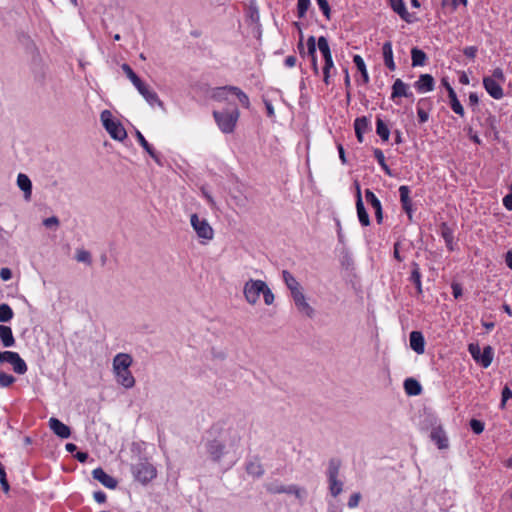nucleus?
<instances>
[{"mask_svg":"<svg viewBox=\"0 0 512 512\" xmlns=\"http://www.w3.org/2000/svg\"><path fill=\"white\" fill-rule=\"evenodd\" d=\"M311 5L310 0H297V16L298 18H304Z\"/></svg>","mask_w":512,"mask_h":512,"instance_id":"41","label":"nucleus"},{"mask_svg":"<svg viewBox=\"0 0 512 512\" xmlns=\"http://www.w3.org/2000/svg\"><path fill=\"white\" fill-rule=\"evenodd\" d=\"M136 137L138 143L143 147V149L153 158L157 159L156 152L154 148L149 144V142L145 139L140 131L136 132Z\"/></svg>","mask_w":512,"mask_h":512,"instance_id":"37","label":"nucleus"},{"mask_svg":"<svg viewBox=\"0 0 512 512\" xmlns=\"http://www.w3.org/2000/svg\"><path fill=\"white\" fill-rule=\"evenodd\" d=\"M298 49H299V53L302 57H304L307 54L311 58L312 68L314 70V73L318 74L319 69H318L317 59H316V39H315V37L310 36L307 39V52H305L304 45H303V37L301 36L300 41L298 43Z\"/></svg>","mask_w":512,"mask_h":512,"instance_id":"10","label":"nucleus"},{"mask_svg":"<svg viewBox=\"0 0 512 512\" xmlns=\"http://www.w3.org/2000/svg\"><path fill=\"white\" fill-rule=\"evenodd\" d=\"M356 209L359 222L362 226H368L370 224L369 215L364 207L360 185L356 182Z\"/></svg>","mask_w":512,"mask_h":512,"instance_id":"12","label":"nucleus"},{"mask_svg":"<svg viewBox=\"0 0 512 512\" xmlns=\"http://www.w3.org/2000/svg\"><path fill=\"white\" fill-rule=\"evenodd\" d=\"M296 62H297V58L294 55L287 56L284 61L285 66L288 68H293L296 65Z\"/></svg>","mask_w":512,"mask_h":512,"instance_id":"62","label":"nucleus"},{"mask_svg":"<svg viewBox=\"0 0 512 512\" xmlns=\"http://www.w3.org/2000/svg\"><path fill=\"white\" fill-rule=\"evenodd\" d=\"M225 446L218 440H212L207 445V450L214 461H219L224 454Z\"/></svg>","mask_w":512,"mask_h":512,"instance_id":"28","label":"nucleus"},{"mask_svg":"<svg viewBox=\"0 0 512 512\" xmlns=\"http://www.w3.org/2000/svg\"><path fill=\"white\" fill-rule=\"evenodd\" d=\"M262 294L266 305H271L274 302V294L267 285Z\"/></svg>","mask_w":512,"mask_h":512,"instance_id":"51","label":"nucleus"},{"mask_svg":"<svg viewBox=\"0 0 512 512\" xmlns=\"http://www.w3.org/2000/svg\"><path fill=\"white\" fill-rule=\"evenodd\" d=\"M136 89L150 105H154L155 103L162 105V102L159 100L157 94L154 91L150 90L149 87L145 85L143 82H141L139 88Z\"/></svg>","mask_w":512,"mask_h":512,"instance_id":"30","label":"nucleus"},{"mask_svg":"<svg viewBox=\"0 0 512 512\" xmlns=\"http://www.w3.org/2000/svg\"><path fill=\"white\" fill-rule=\"evenodd\" d=\"M376 132L380 136V138L384 140V120L380 116H377Z\"/></svg>","mask_w":512,"mask_h":512,"instance_id":"52","label":"nucleus"},{"mask_svg":"<svg viewBox=\"0 0 512 512\" xmlns=\"http://www.w3.org/2000/svg\"><path fill=\"white\" fill-rule=\"evenodd\" d=\"M213 117L221 132L230 134L233 133L236 128L240 117V111L237 107L224 111L215 110L213 111Z\"/></svg>","mask_w":512,"mask_h":512,"instance_id":"2","label":"nucleus"},{"mask_svg":"<svg viewBox=\"0 0 512 512\" xmlns=\"http://www.w3.org/2000/svg\"><path fill=\"white\" fill-rule=\"evenodd\" d=\"M131 472L134 478L142 484H147L157 475L156 468L147 460L132 465Z\"/></svg>","mask_w":512,"mask_h":512,"instance_id":"5","label":"nucleus"},{"mask_svg":"<svg viewBox=\"0 0 512 512\" xmlns=\"http://www.w3.org/2000/svg\"><path fill=\"white\" fill-rule=\"evenodd\" d=\"M404 390L409 396H417L421 394L422 387L421 384L414 378H407L404 381Z\"/></svg>","mask_w":512,"mask_h":512,"instance_id":"32","label":"nucleus"},{"mask_svg":"<svg viewBox=\"0 0 512 512\" xmlns=\"http://www.w3.org/2000/svg\"><path fill=\"white\" fill-rule=\"evenodd\" d=\"M400 247H401V244L399 242H396L394 244V252H393V255H394V258L398 261H402L403 258L400 256Z\"/></svg>","mask_w":512,"mask_h":512,"instance_id":"64","label":"nucleus"},{"mask_svg":"<svg viewBox=\"0 0 512 512\" xmlns=\"http://www.w3.org/2000/svg\"><path fill=\"white\" fill-rule=\"evenodd\" d=\"M430 436L432 441L437 445L439 449L448 448V437L442 427L433 428Z\"/></svg>","mask_w":512,"mask_h":512,"instance_id":"23","label":"nucleus"},{"mask_svg":"<svg viewBox=\"0 0 512 512\" xmlns=\"http://www.w3.org/2000/svg\"><path fill=\"white\" fill-rule=\"evenodd\" d=\"M123 72L126 74V76L130 79V81L133 83V85L136 88H139L140 83L142 80L136 75V73L132 70V68L128 64H123L121 66Z\"/></svg>","mask_w":512,"mask_h":512,"instance_id":"39","label":"nucleus"},{"mask_svg":"<svg viewBox=\"0 0 512 512\" xmlns=\"http://www.w3.org/2000/svg\"><path fill=\"white\" fill-rule=\"evenodd\" d=\"M317 45L324 58L323 81L325 82V84L328 85L330 78V70L334 66L331 50L328 41L324 36H320L318 38Z\"/></svg>","mask_w":512,"mask_h":512,"instance_id":"6","label":"nucleus"},{"mask_svg":"<svg viewBox=\"0 0 512 512\" xmlns=\"http://www.w3.org/2000/svg\"><path fill=\"white\" fill-rule=\"evenodd\" d=\"M9 363L13 367V371L17 374L23 375L27 372V364L20 357L19 353L14 351H2L0 352V363Z\"/></svg>","mask_w":512,"mask_h":512,"instance_id":"8","label":"nucleus"},{"mask_svg":"<svg viewBox=\"0 0 512 512\" xmlns=\"http://www.w3.org/2000/svg\"><path fill=\"white\" fill-rule=\"evenodd\" d=\"M374 155L379 165L384 169V153L382 152V150L379 148L374 149Z\"/></svg>","mask_w":512,"mask_h":512,"instance_id":"59","label":"nucleus"},{"mask_svg":"<svg viewBox=\"0 0 512 512\" xmlns=\"http://www.w3.org/2000/svg\"><path fill=\"white\" fill-rule=\"evenodd\" d=\"M503 205L508 211H512V195L510 193L503 198Z\"/></svg>","mask_w":512,"mask_h":512,"instance_id":"63","label":"nucleus"},{"mask_svg":"<svg viewBox=\"0 0 512 512\" xmlns=\"http://www.w3.org/2000/svg\"><path fill=\"white\" fill-rule=\"evenodd\" d=\"M116 381L118 384L126 389L132 388L135 385V378L129 369L113 370Z\"/></svg>","mask_w":512,"mask_h":512,"instance_id":"17","label":"nucleus"},{"mask_svg":"<svg viewBox=\"0 0 512 512\" xmlns=\"http://www.w3.org/2000/svg\"><path fill=\"white\" fill-rule=\"evenodd\" d=\"M93 498L99 504L105 503L107 499L106 494L101 490L95 491L93 494Z\"/></svg>","mask_w":512,"mask_h":512,"instance_id":"57","label":"nucleus"},{"mask_svg":"<svg viewBox=\"0 0 512 512\" xmlns=\"http://www.w3.org/2000/svg\"><path fill=\"white\" fill-rule=\"evenodd\" d=\"M48 424L53 433L58 437L62 439H67L70 437L71 430L69 426L61 422L59 419L51 417L48 421Z\"/></svg>","mask_w":512,"mask_h":512,"instance_id":"14","label":"nucleus"},{"mask_svg":"<svg viewBox=\"0 0 512 512\" xmlns=\"http://www.w3.org/2000/svg\"><path fill=\"white\" fill-rule=\"evenodd\" d=\"M92 476L106 488L115 489L117 487V480L108 475L101 467L94 469L92 471Z\"/></svg>","mask_w":512,"mask_h":512,"instance_id":"15","label":"nucleus"},{"mask_svg":"<svg viewBox=\"0 0 512 512\" xmlns=\"http://www.w3.org/2000/svg\"><path fill=\"white\" fill-rule=\"evenodd\" d=\"M17 185L24 192L25 198L29 199L32 193V183L29 177L20 173L17 177Z\"/></svg>","mask_w":512,"mask_h":512,"instance_id":"33","label":"nucleus"},{"mask_svg":"<svg viewBox=\"0 0 512 512\" xmlns=\"http://www.w3.org/2000/svg\"><path fill=\"white\" fill-rule=\"evenodd\" d=\"M229 94L236 96L244 108H250L251 104L248 95L237 86L227 85L213 88L211 90L210 97L217 102H226L228 100Z\"/></svg>","mask_w":512,"mask_h":512,"instance_id":"1","label":"nucleus"},{"mask_svg":"<svg viewBox=\"0 0 512 512\" xmlns=\"http://www.w3.org/2000/svg\"><path fill=\"white\" fill-rule=\"evenodd\" d=\"M320 10L327 20L331 19V9L328 0H316Z\"/></svg>","mask_w":512,"mask_h":512,"instance_id":"44","label":"nucleus"},{"mask_svg":"<svg viewBox=\"0 0 512 512\" xmlns=\"http://www.w3.org/2000/svg\"><path fill=\"white\" fill-rule=\"evenodd\" d=\"M246 470L249 474L260 476L263 474V470L259 464L249 463L246 467Z\"/></svg>","mask_w":512,"mask_h":512,"instance_id":"50","label":"nucleus"},{"mask_svg":"<svg viewBox=\"0 0 512 512\" xmlns=\"http://www.w3.org/2000/svg\"><path fill=\"white\" fill-rule=\"evenodd\" d=\"M492 79H495V81H500V82H504L505 81V75H504V72L501 68H495L492 72V76H491Z\"/></svg>","mask_w":512,"mask_h":512,"instance_id":"53","label":"nucleus"},{"mask_svg":"<svg viewBox=\"0 0 512 512\" xmlns=\"http://www.w3.org/2000/svg\"><path fill=\"white\" fill-rule=\"evenodd\" d=\"M386 67L390 70L395 69V63L392 57V48L390 43L386 42Z\"/></svg>","mask_w":512,"mask_h":512,"instance_id":"46","label":"nucleus"},{"mask_svg":"<svg viewBox=\"0 0 512 512\" xmlns=\"http://www.w3.org/2000/svg\"><path fill=\"white\" fill-rule=\"evenodd\" d=\"M483 86L487 93L494 99L499 100L503 98L504 92L501 85L495 81V79H492L491 77L487 76L483 78Z\"/></svg>","mask_w":512,"mask_h":512,"instance_id":"13","label":"nucleus"},{"mask_svg":"<svg viewBox=\"0 0 512 512\" xmlns=\"http://www.w3.org/2000/svg\"><path fill=\"white\" fill-rule=\"evenodd\" d=\"M410 347L417 354H423L425 351V339L420 331H412L409 336Z\"/></svg>","mask_w":512,"mask_h":512,"instance_id":"21","label":"nucleus"},{"mask_svg":"<svg viewBox=\"0 0 512 512\" xmlns=\"http://www.w3.org/2000/svg\"><path fill=\"white\" fill-rule=\"evenodd\" d=\"M13 316L14 312L8 304L3 303L0 305V322H8Z\"/></svg>","mask_w":512,"mask_h":512,"instance_id":"40","label":"nucleus"},{"mask_svg":"<svg viewBox=\"0 0 512 512\" xmlns=\"http://www.w3.org/2000/svg\"><path fill=\"white\" fill-rule=\"evenodd\" d=\"M470 427L475 434H481L484 431V423L477 419L470 421Z\"/></svg>","mask_w":512,"mask_h":512,"instance_id":"49","label":"nucleus"},{"mask_svg":"<svg viewBox=\"0 0 512 512\" xmlns=\"http://www.w3.org/2000/svg\"><path fill=\"white\" fill-rule=\"evenodd\" d=\"M272 492H274V493H295L297 496L299 493L298 489L295 486H291L288 489L281 486L279 488H276L275 490H272Z\"/></svg>","mask_w":512,"mask_h":512,"instance_id":"55","label":"nucleus"},{"mask_svg":"<svg viewBox=\"0 0 512 512\" xmlns=\"http://www.w3.org/2000/svg\"><path fill=\"white\" fill-rule=\"evenodd\" d=\"M400 201L403 207V210L407 213L408 217L411 219L412 217V202L410 199V189L406 185H402L399 187Z\"/></svg>","mask_w":512,"mask_h":512,"instance_id":"25","label":"nucleus"},{"mask_svg":"<svg viewBox=\"0 0 512 512\" xmlns=\"http://www.w3.org/2000/svg\"><path fill=\"white\" fill-rule=\"evenodd\" d=\"M353 60H354L356 67L358 68V70L363 74L365 79H367L368 76H367L364 60L359 55H355Z\"/></svg>","mask_w":512,"mask_h":512,"instance_id":"48","label":"nucleus"},{"mask_svg":"<svg viewBox=\"0 0 512 512\" xmlns=\"http://www.w3.org/2000/svg\"><path fill=\"white\" fill-rule=\"evenodd\" d=\"M433 109V102L430 98H421L416 104V111L419 124H424L429 120L430 112Z\"/></svg>","mask_w":512,"mask_h":512,"instance_id":"11","label":"nucleus"},{"mask_svg":"<svg viewBox=\"0 0 512 512\" xmlns=\"http://www.w3.org/2000/svg\"><path fill=\"white\" fill-rule=\"evenodd\" d=\"M43 224L48 228L52 227V226H58L59 220L57 217L53 216V217L44 219Z\"/></svg>","mask_w":512,"mask_h":512,"instance_id":"60","label":"nucleus"},{"mask_svg":"<svg viewBox=\"0 0 512 512\" xmlns=\"http://www.w3.org/2000/svg\"><path fill=\"white\" fill-rule=\"evenodd\" d=\"M101 122L105 130L109 133L111 138L118 141H123L127 137V132L123 125L113 118L111 111L103 110L100 115Z\"/></svg>","mask_w":512,"mask_h":512,"instance_id":"3","label":"nucleus"},{"mask_svg":"<svg viewBox=\"0 0 512 512\" xmlns=\"http://www.w3.org/2000/svg\"><path fill=\"white\" fill-rule=\"evenodd\" d=\"M370 128V121L367 117L363 116L360 118H356L354 121V129L356 133L357 140L362 143L363 135Z\"/></svg>","mask_w":512,"mask_h":512,"instance_id":"26","label":"nucleus"},{"mask_svg":"<svg viewBox=\"0 0 512 512\" xmlns=\"http://www.w3.org/2000/svg\"><path fill=\"white\" fill-rule=\"evenodd\" d=\"M494 357V350L490 345H487L483 348L481 355L478 359V362L483 368H488Z\"/></svg>","mask_w":512,"mask_h":512,"instance_id":"34","label":"nucleus"},{"mask_svg":"<svg viewBox=\"0 0 512 512\" xmlns=\"http://www.w3.org/2000/svg\"><path fill=\"white\" fill-rule=\"evenodd\" d=\"M509 399H512V390L506 385L501 392L500 409H505Z\"/></svg>","mask_w":512,"mask_h":512,"instance_id":"43","label":"nucleus"},{"mask_svg":"<svg viewBox=\"0 0 512 512\" xmlns=\"http://www.w3.org/2000/svg\"><path fill=\"white\" fill-rule=\"evenodd\" d=\"M468 351L471 354L472 358L476 362H478V359H479V357L481 355V352H482L480 346L478 344H476V343H471V344L468 345Z\"/></svg>","mask_w":512,"mask_h":512,"instance_id":"47","label":"nucleus"},{"mask_svg":"<svg viewBox=\"0 0 512 512\" xmlns=\"http://www.w3.org/2000/svg\"><path fill=\"white\" fill-rule=\"evenodd\" d=\"M266 283L262 280L250 279L244 285L243 293L248 303L254 305L259 300L260 294L266 288Z\"/></svg>","mask_w":512,"mask_h":512,"instance_id":"7","label":"nucleus"},{"mask_svg":"<svg viewBox=\"0 0 512 512\" xmlns=\"http://www.w3.org/2000/svg\"><path fill=\"white\" fill-rule=\"evenodd\" d=\"M341 461L332 458L328 464L327 476L329 482V490L333 497H337L343 490V482L338 479Z\"/></svg>","mask_w":512,"mask_h":512,"instance_id":"4","label":"nucleus"},{"mask_svg":"<svg viewBox=\"0 0 512 512\" xmlns=\"http://www.w3.org/2000/svg\"><path fill=\"white\" fill-rule=\"evenodd\" d=\"M16 381V378L8 373L0 371V387L7 388Z\"/></svg>","mask_w":512,"mask_h":512,"instance_id":"42","label":"nucleus"},{"mask_svg":"<svg viewBox=\"0 0 512 512\" xmlns=\"http://www.w3.org/2000/svg\"><path fill=\"white\" fill-rule=\"evenodd\" d=\"M440 234L444 239L447 249L449 251H454L456 249V243L454 241V231L446 222H442L440 224Z\"/></svg>","mask_w":512,"mask_h":512,"instance_id":"18","label":"nucleus"},{"mask_svg":"<svg viewBox=\"0 0 512 512\" xmlns=\"http://www.w3.org/2000/svg\"><path fill=\"white\" fill-rule=\"evenodd\" d=\"M190 222L199 238L204 240L213 239L214 231L206 219L199 218L197 214H192Z\"/></svg>","mask_w":512,"mask_h":512,"instance_id":"9","label":"nucleus"},{"mask_svg":"<svg viewBox=\"0 0 512 512\" xmlns=\"http://www.w3.org/2000/svg\"><path fill=\"white\" fill-rule=\"evenodd\" d=\"M292 298H293V300L295 302V305H296L297 309L301 313L305 314L307 317H312L313 316L314 310L309 305V303L306 301V298H305L302 290L301 291H297L296 293H294L292 295Z\"/></svg>","mask_w":512,"mask_h":512,"instance_id":"16","label":"nucleus"},{"mask_svg":"<svg viewBox=\"0 0 512 512\" xmlns=\"http://www.w3.org/2000/svg\"><path fill=\"white\" fill-rule=\"evenodd\" d=\"M0 340L2 345L6 348L13 347L15 345V338L11 327L0 325Z\"/></svg>","mask_w":512,"mask_h":512,"instance_id":"29","label":"nucleus"},{"mask_svg":"<svg viewBox=\"0 0 512 512\" xmlns=\"http://www.w3.org/2000/svg\"><path fill=\"white\" fill-rule=\"evenodd\" d=\"M361 499V495L360 493H354L350 496L349 500H348V507L349 508H355L358 506L359 504V501Z\"/></svg>","mask_w":512,"mask_h":512,"instance_id":"54","label":"nucleus"},{"mask_svg":"<svg viewBox=\"0 0 512 512\" xmlns=\"http://www.w3.org/2000/svg\"><path fill=\"white\" fill-rule=\"evenodd\" d=\"M365 198L367 203H369L375 209V215L378 223L382 222L383 212L382 205L380 200L376 197V195L370 190L366 189Z\"/></svg>","mask_w":512,"mask_h":512,"instance_id":"22","label":"nucleus"},{"mask_svg":"<svg viewBox=\"0 0 512 512\" xmlns=\"http://www.w3.org/2000/svg\"><path fill=\"white\" fill-rule=\"evenodd\" d=\"M411 267H412V270H411L409 280L415 285L417 294L421 295L423 293V290H422V282H421L422 276H421V272H420V267H419L418 263H416V262H413Z\"/></svg>","mask_w":512,"mask_h":512,"instance_id":"31","label":"nucleus"},{"mask_svg":"<svg viewBox=\"0 0 512 512\" xmlns=\"http://www.w3.org/2000/svg\"><path fill=\"white\" fill-rule=\"evenodd\" d=\"M392 10L397 13L400 18L407 23L413 22V16L407 11L403 0H389Z\"/></svg>","mask_w":512,"mask_h":512,"instance_id":"20","label":"nucleus"},{"mask_svg":"<svg viewBox=\"0 0 512 512\" xmlns=\"http://www.w3.org/2000/svg\"><path fill=\"white\" fill-rule=\"evenodd\" d=\"M76 260L78 262H83L87 264H91V255L88 251L79 249L76 252Z\"/></svg>","mask_w":512,"mask_h":512,"instance_id":"45","label":"nucleus"},{"mask_svg":"<svg viewBox=\"0 0 512 512\" xmlns=\"http://www.w3.org/2000/svg\"><path fill=\"white\" fill-rule=\"evenodd\" d=\"M449 100H450V106L451 109L458 115L463 116L464 115V108L460 101L457 98V95L452 87H449Z\"/></svg>","mask_w":512,"mask_h":512,"instance_id":"36","label":"nucleus"},{"mask_svg":"<svg viewBox=\"0 0 512 512\" xmlns=\"http://www.w3.org/2000/svg\"><path fill=\"white\" fill-rule=\"evenodd\" d=\"M426 54L417 48H413L411 51L412 66H422L426 61Z\"/></svg>","mask_w":512,"mask_h":512,"instance_id":"38","label":"nucleus"},{"mask_svg":"<svg viewBox=\"0 0 512 512\" xmlns=\"http://www.w3.org/2000/svg\"><path fill=\"white\" fill-rule=\"evenodd\" d=\"M283 280L288 287V289L291 291V295L296 293L297 291H301V286L299 282L295 279V277L287 270H284L282 272Z\"/></svg>","mask_w":512,"mask_h":512,"instance_id":"35","label":"nucleus"},{"mask_svg":"<svg viewBox=\"0 0 512 512\" xmlns=\"http://www.w3.org/2000/svg\"><path fill=\"white\" fill-rule=\"evenodd\" d=\"M413 93L409 91L407 84H405L401 79H396L392 86L391 99H395L398 97H412Z\"/></svg>","mask_w":512,"mask_h":512,"instance_id":"24","label":"nucleus"},{"mask_svg":"<svg viewBox=\"0 0 512 512\" xmlns=\"http://www.w3.org/2000/svg\"><path fill=\"white\" fill-rule=\"evenodd\" d=\"M477 48L475 46H469L464 49V55L468 58H475Z\"/></svg>","mask_w":512,"mask_h":512,"instance_id":"61","label":"nucleus"},{"mask_svg":"<svg viewBox=\"0 0 512 512\" xmlns=\"http://www.w3.org/2000/svg\"><path fill=\"white\" fill-rule=\"evenodd\" d=\"M434 85V78L430 74L420 75L419 79L414 83V87L419 93L432 91Z\"/></svg>","mask_w":512,"mask_h":512,"instance_id":"19","label":"nucleus"},{"mask_svg":"<svg viewBox=\"0 0 512 512\" xmlns=\"http://www.w3.org/2000/svg\"><path fill=\"white\" fill-rule=\"evenodd\" d=\"M132 362V357L129 354L119 353L113 359V370L129 369Z\"/></svg>","mask_w":512,"mask_h":512,"instance_id":"27","label":"nucleus"},{"mask_svg":"<svg viewBox=\"0 0 512 512\" xmlns=\"http://www.w3.org/2000/svg\"><path fill=\"white\" fill-rule=\"evenodd\" d=\"M451 288H452V294L456 299H458L459 297L462 296L463 290H462L461 284L452 283Z\"/></svg>","mask_w":512,"mask_h":512,"instance_id":"56","label":"nucleus"},{"mask_svg":"<svg viewBox=\"0 0 512 512\" xmlns=\"http://www.w3.org/2000/svg\"><path fill=\"white\" fill-rule=\"evenodd\" d=\"M0 277L3 281H9L12 278V272L9 268L4 267L0 270Z\"/></svg>","mask_w":512,"mask_h":512,"instance_id":"58","label":"nucleus"}]
</instances>
